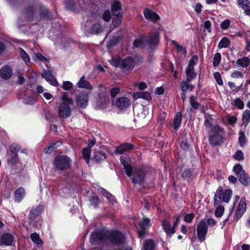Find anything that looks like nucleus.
Segmentation results:
<instances>
[{
	"label": "nucleus",
	"instance_id": "1",
	"mask_svg": "<svg viewBox=\"0 0 250 250\" xmlns=\"http://www.w3.org/2000/svg\"><path fill=\"white\" fill-rule=\"evenodd\" d=\"M62 99V103L58 106V114L60 118H66L71 115V110L69 105L73 104V100L65 93L63 94Z\"/></svg>",
	"mask_w": 250,
	"mask_h": 250
},
{
	"label": "nucleus",
	"instance_id": "2",
	"mask_svg": "<svg viewBox=\"0 0 250 250\" xmlns=\"http://www.w3.org/2000/svg\"><path fill=\"white\" fill-rule=\"evenodd\" d=\"M53 164L56 169L64 170L70 167L71 161L67 156L59 155L55 158Z\"/></svg>",
	"mask_w": 250,
	"mask_h": 250
},
{
	"label": "nucleus",
	"instance_id": "3",
	"mask_svg": "<svg viewBox=\"0 0 250 250\" xmlns=\"http://www.w3.org/2000/svg\"><path fill=\"white\" fill-rule=\"evenodd\" d=\"M232 195V191L230 189L226 190L223 192L222 188H218L214 196V204L219 205L221 202L228 203Z\"/></svg>",
	"mask_w": 250,
	"mask_h": 250
},
{
	"label": "nucleus",
	"instance_id": "4",
	"mask_svg": "<svg viewBox=\"0 0 250 250\" xmlns=\"http://www.w3.org/2000/svg\"><path fill=\"white\" fill-rule=\"evenodd\" d=\"M151 118V114L148 109L142 107L140 112L137 113L135 121L141 125H144L150 121Z\"/></svg>",
	"mask_w": 250,
	"mask_h": 250
},
{
	"label": "nucleus",
	"instance_id": "5",
	"mask_svg": "<svg viewBox=\"0 0 250 250\" xmlns=\"http://www.w3.org/2000/svg\"><path fill=\"white\" fill-rule=\"evenodd\" d=\"M133 175L132 182L134 184H142L145 179V172L141 168H132L131 175Z\"/></svg>",
	"mask_w": 250,
	"mask_h": 250
},
{
	"label": "nucleus",
	"instance_id": "6",
	"mask_svg": "<svg viewBox=\"0 0 250 250\" xmlns=\"http://www.w3.org/2000/svg\"><path fill=\"white\" fill-rule=\"evenodd\" d=\"M135 65L134 60L131 57H126L121 62V68L123 72L129 74L132 70Z\"/></svg>",
	"mask_w": 250,
	"mask_h": 250
},
{
	"label": "nucleus",
	"instance_id": "7",
	"mask_svg": "<svg viewBox=\"0 0 250 250\" xmlns=\"http://www.w3.org/2000/svg\"><path fill=\"white\" fill-rule=\"evenodd\" d=\"M207 230L208 227L205 221H201L197 224V236L200 241H203L205 239Z\"/></svg>",
	"mask_w": 250,
	"mask_h": 250
},
{
	"label": "nucleus",
	"instance_id": "8",
	"mask_svg": "<svg viewBox=\"0 0 250 250\" xmlns=\"http://www.w3.org/2000/svg\"><path fill=\"white\" fill-rule=\"evenodd\" d=\"M88 102V95L85 92L79 93L76 98V104L81 108L85 107Z\"/></svg>",
	"mask_w": 250,
	"mask_h": 250
},
{
	"label": "nucleus",
	"instance_id": "9",
	"mask_svg": "<svg viewBox=\"0 0 250 250\" xmlns=\"http://www.w3.org/2000/svg\"><path fill=\"white\" fill-rule=\"evenodd\" d=\"M246 206L245 199H241L235 212V218L236 221H238L242 217L246 210Z\"/></svg>",
	"mask_w": 250,
	"mask_h": 250
},
{
	"label": "nucleus",
	"instance_id": "10",
	"mask_svg": "<svg viewBox=\"0 0 250 250\" xmlns=\"http://www.w3.org/2000/svg\"><path fill=\"white\" fill-rule=\"evenodd\" d=\"M130 104L129 100L125 97L118 98L115 102L116 106L120 110L127 108Z\"/></svg>",
	"mask_w": 250,
	"mask_h": 250
},
{
	"label": "nucleus",
	"instance_id": "11",
	"mask_svg": "<svg viewBox=\"0 0 250 250\" xmlns=\"http://www.w3.org/2000/svg\"><path fill=\"white\" fill-rule=\"evenodd\" d=\"M106 239V235L102 232H95L92 234L90 241L92 244L103 243Z\"/></svg>",
	"mask_w": 250,
	"mask_h": 250
},
{
	"label": "nucleus",
	"instance_id": "12",
	"mask_svg": "<svg viewBox=\"0 0 250 250\" xmlns=\"http://www.w3.org/2000/svg\"><path fill=\"white\" fill-rule=\"evenodd\" d=\"M144 15L146 19L153 22H157L160 19L159 16L156 12L148 8L144 10Z\"/></svg>",
	"mask_w": 250,
	"mask_h": 250
},
{
	"label": "nucleus",
	"instance_id": "13",
	"mask_svg": "<svg viewBox=\"0 0 250 250\" xmlns=\"http://www.w3.org/2000/svg\"><path fill=\"white\" fill-rule=\"evenodd\" d=\"M19 147L16 145L14 144L11 146L9 154L11 157V159L8 160L9 163L13 165L17 162V152L19 151Z\"/></svg>",
	"mask_w": 250,
	"mask_h": 250
},
{
	"label": "nucleus",
	"instance_id": "14",
	"mask_svg": "<svg viewBox=\"0 0 250 250\" xmlns=\"http://www.w3.org/2000/svg\"><path fill=\"white\" fill-rule=\"evenodd\" d=\"M110 239L113 244L120 245L124 243L125 237L122 233L116 231L112 233Z\"/></svg>",
	"mask_w": 250,
	"mask_h": 250
},
{
	"label": "nucleus",
	"instance_id": "15",
	"mask_svg": "<svg viewBox=\"0 0 250 250\" xmlns=\"http://www.w3.org/2000/svg\"><path fill=\"white\" fill-rule=\"evenodd\" d=\"M134 146L129 143H125L117 146L115 149V153L118 154H122L125 152H128L132 150Z\"/></svg>",
	"mask_w": 250,
	"mask_h": 250
},
{
	"label": "nucleus",
	"instance_id": "16",
	"mask_svg": "<svg viewBox=\"0 0 250 250\" xmlns=\"http://www.w3.org/2000/svg\"><path fill=\"white\" fill-rule=\"evenodd\" d=\"M12 74V68L8 66H4L0 70V75L1 78L7 80L10 78Z\"/></svg>",
	"mask_w": 250,
	"mask_h": 250
},
{
	"label": "nucleus",
	"instance_id": "17",
	"mask_svg": "<svg viewBox=\"0 0 250 250\" xmlns=\"http://www.w3.org/2000/svg\"><path fill=\"white\" fill-rule=\"evenodd\" d=\"M42 76L48 82H50L53 86H57L58 84V82L55 78L54 76L49 72L46 70L44 71Z\"/></svg>",
	"mask_w": 250,
	"mask_h": 250
},
{
	"label": "nucleus",
	"instance_id": "18",
	"mask_svg": "<svg viewBox=\"0 0 250 250\" xmlns=\"http://www.w3.org/2000/svg\"><path fill=\"white\" fill-rule=\"evenodd\" d=\"M238 5L241 7L247 15L250 14V2L249 0H236Z\"/></svg>",
	"mask_w": 250,
	"mask_h": 250
},
{
	"label": "nucleus",
	"instance_id": "19",
	"mask_svg": "<svg viewBox=\"0 0 250 250\" xmlns=\"http://www.w3.org/2000/svg\"><path fill=\"white\" fill-rule=\"evenodd\" d=\"M162 227L165 232L171 236L175 232L174 228H171L170 222L167 219H165L162 221Z\"/></svg>",
	"mask_w": 250,
	"mask_h": 250
},
{
	"label": "nucleus",
	"instance_id": "20",
	"mask_svg": "<svg viewBox=\"0 0 250 250\" xmlns=\"http://www.w3.org/2000/svg\"><path fill=\"white\" fill-rule=\"evenodd\" d=\"M122 5L119 1H114L111 5V10L113 15H118V14H122L121 12Z\"/></svg>",
	"mask_w": 250,
	"mask_h": 250
},
{
	"label": "nucleus",
	"instance_id": "21",
	"mask_svg": "<svg viewBox=\"0 0 250 250\" xmlns=\"http://www.w3.org/2000/svg\"><path fill=\"white\" fill-rule=\"evenodd\" d=\"M223 137L219 134L209 136V142L213 146L219 145L223 142Z\"/></svg>",
	"mask_w": 250,
	"mask_h": 250
},
{
	"label": "nucleus",
	"instance_id": "22",
	"mask_svg": "<svg viewBox=\"0 0 250 250\" xmlns=\"http://www.w3.org/2000/svg\"><path fill=\"white\" fill-rule=\"evenodd\" d=\"M13 236L10 233H5L1 237V242L2 244L11 245L13 242Z\"/></svg>",
	"mask_w": 250,
	"mask_h": 250
},
{
	"label": "nucleus",
	"instance_id": "23",
	"mask_svg": "<svg viewBox=\"0 0 250 250\" xmlns=\"http://www.w3.org/2000/svg\"><path fill=\"white\" fill-rule=\"evenodd\" d=\"M121 162L124 166L126 175L128 177H130L132 172V167L128 162L125 161L124 157L122 156L121 157Z\"/></svg>",
	"mask_w": 250,
	"mask_h": 250
},
{
	"label": "nucleus",
	"instance_id": "24",
	"mask_svg": "<svg viewBox=\"0 0 250 250\" xmlns=\"http://www.w3.org/2000/svg\"><path fill=\"white\" fill-rule=\"evenodd\" d=\"M77 84L79 88H86L89 90L93 89L92 86L85 79L84 76L82 77L80 79Z\"/></svg>",
	"mask_w": 250,
	"mask_h": 250
},
{
	"label": "nucleus",
	"instance_id": "25",
	"mask_svg": "<svg viewBox=\"0 0 250 250\" xmlns=\"http://www.w3.org/2000/svg\"><path fill=\"white\" fill-rule=\"evenodd\" d=\"M240 182L245 186L248 185L250 184V178L248 175L245 172L241 173L238 177Z\"/></svg>",
	"mask_w": 250,
	"mask_h": 250
},
{
	"label": "nucleus",
	"instance_id": "26",
	"mask_svg": "<svg viewBox=\"0 0 250 250\" xmlns=\"http://www.w3.org/2000/svg\"><path fill=\"white\" fill-rule=\"evenodd\" d=\"M158 35L157 32H153V34H151L146 41L147 43L150 45L157 44L158 42Z\"/></svg>",
	"mask_w": 250,
	"mask_h": 250
},
{
	"label": "nucleus",
	"instance_id": "27",
	"mask_svg": "<svg viewBox=\"0 0 250 250\" xmlns=\"http://www.w3.org/2000/svg\"><path fill=\"white\" fill-rule=\"evenodd\" d=\"M105 153L104 152L99 151L95 153L93 160H94L96 162H99L105 159Z\"/></svg>",
	"mask_w": 250,
	"mask_h": 250
},
{
	"label": "nucleus",
	"instance_id": "28",
	"mask_svg": "<svg viewBox=\"0 0 250 250\" xmlns=\"http://www.w3.org/2000/svg\"><path fill=\"white\" fill-rule=\"evenodd\" d=\"M24 195V189L20 188L15 192V198L17 201H20Z\"/></svg>",
	"mask_w": 250,
	"mask_h": 250
},
{
	"label": "nucleus",
	"instance_id": "29",
	"mask_svg": "<svg viewBox=\"0 0 250 250\" xmlns=\"http://www.w3.org/2000/svg\"><path fill=\"white\" fill-rule=\"evenodd\" d=\"M114 18L112 20V25L114 27H118L122 22V20L123 18L122 14H118V15L113 16Z\"/></svg>",
	"mask_w": 250,
	"mask_h": 250
},
{
	"label": "nucleus",
	"instance_id": "30",
	"mask_svg": "<svg viewBox=\"0 0 250 250\" xmlns=\"http://www.w3.org/2000/svg\"><path fill=\"white\" fill-rule=\"evenodd\" d=\"M182 121V114L180 112H178L176 115H175L174 118V128L175 129H177L179 125H180V124L181 123Z\"/></svg>",
	"mask_w": 250,
	"mask_h": 250
},
{
	"label": "nucleus",
	"instance_id": "31",
	"mask_svg": "<svg viewBox=\"0 0 250 250\" xmlns=\"http://www.w3.org/2000/svg\"><path fill=\"white\" fill-rule=\"evenodd\" d=\"M62 143L61 142H57L50 145L48 147L44 150V152L46 154L51 153L53 152L54 149L56 148V146H58L61 145Z\"/></svg>",
	"mask_w": 250,
	"mask_h": 250
},
{
	"label": "nucleus",
	"instance_id": "32",
	"mask_svg": "<svg viewBox=\"0 0 250 250\" xmlns=\"http://www.w3.org/2000/svg\"><path fill=\"white\" fill-rule=\"evenodd\" d=\"M154 243L151 240H148L144 244V250H154Z\"/></svg>",
	"mask_w": 250,
	"mask_h": 250
},
{
	"label": "nucleus",
	"instance_id": "33",
	"mask_svg": "<svg viewBox=\"0 0 250 250\" xmlns=\"http://www.w3.org/2000/svg\"><path fill=\"white\" fill-rule=\"evenodd\" d=\"M236 63L242 67H247L250 63V59L247 57L239 59L236 61Z\"/></svg>",
	"mask_w": 250,
	"mask_h": 250
},
{
	"label": "nucleus",
	"instance_id": "34",
	"mask_svg": "<svg viewBox=\"0 0 250 250\" xmlns=\"http://www.w3.org/2000/svg\"><path fill=\"white\" fill-rule=\"evenodd\" d=\"M243 125L246 126L250 120V110H245L243 114Z\"/></svg>",
	"mask_w": 250,
	"mask_h": 250
},
{
	"label": "nucleus",
	"instance_id": "35",
	"mask_svg": "<svg viewBox=\"0 0 250 250\" xmlns=\"http://www.w3.org/2000/svg\"><path fill=\"white\" fill-rule=\"evenodd\" d=\"M91 153V148L85 147L83 150V155L87 163H88L90 160V154Z\"/></svg>",
	"mask_w": 250,
	"mask_h": 250
},
{
	"label": "nucleus",
	"instance_id": "36",
	"mask_svg": "<svg viewBox=\"0 0 250 250\" xmlns=\"http://www.w3.org/2000/svg\"><path fill=\"white\" fill-rule=\"evenodd\" d=\"M229 41L227 38L224 37L223 38L219 43L218 47L220 48H226L229 46Z\"/></svg>",
	"mask_w": 250,
	"mask_h": 250
},
{
	"label": "nucleus",
	"instance_id": "37",
	"mask_svg": "<svg viewBox=\"0 0 250 250\" xmlns=\"http://www.w3.org/2000/svg\"><path fill=\"white\" fill-rule=\"evenodd\" d=\"M30 237L32 240L36 244L39 245L42 243V239L40 238V236L36 233L31 234Z\"/></svg>",
	"mask_w": 250,
	"mask_h": 250
},
{
	"label": "nucleus",
	"instance_id": "38",
	"mask_svg": "<svg viewBox=\"0 0 250 250\" xmlns=\"http://www.w3.org/2000/svg\"><path fill=\"white\" fill-rule=\"evenodd\" d=\"M65 7L70 11H75L76 10V6L72 0H68L65 2Z\"/></svg>",
	"mask_w": 250,
	"mask_h": 250
},
{
	"label": "nucleus",
	"instance_id": "39",
	"mask_svg": "<svg viewBox=\"0 0 250 250\" xmlns=\"http://www.w3.org/2000/svg\"><path fill=\"white\" fill-rule=\"evenodd\" d=\"M20 53L22 59L25 62H28L30 61V58L28 55V54L25 52V51L22 49L21 48H19Z\"/></svg>",
	"mask_w": 250,
	"mask_h": 250
},
{
	"label": "nucleus",
	"instance_id": "40",
	"mask_svg": "<svg viewBox=\"0 0 250 250\" xmlns=\"http://www.w3.org/2000/svg\"><path fill=\"white\" fill-rule=\"evenodd\" d=\"M103 20L106 22H108L111 19V14L108 10H105L102 15Z\"/></svg>",
	"mask_w": 250,
	"mask_h": 250
},
{
	"label": "nucleus",
	"instance_id": "41",
	"mask_svg": "<svg viewBox=\"0 0 250 250\" xmlns=\"http://www.w3.org/2000/svg\"><path fill=\"white\" fill-rule=\"evenodd\" d=\"M246 142V138L243 132L240 131L239 133V142L240 145L242 146Z\"/></svg>",
	"mask_w": 250,
	"mask_h": 250
},
{
	"label": "nucleus",
	"instance_id": "42",
	"mask_svg": "<svg viewBox=\"0 0 250 250\" xmlns=\"http://www.w3.org/2000/svg\"><path fill=\"white\" fill-rule=\"evenodd\" d=\"M233 170L237 174L238 177L241 173L245 172L244 170H243L242 166L239 164H237L233 167Z\"/></svg>",
	"mask_w": 250,
	"mask_h": 250
},
{
	"label": "nucleus",
	"instance_id": "43",
	"mask_svg": "<svg viewBox=\"0 0 250 250\" xmlns=\"http://www.w3.org/2000/svg\"><path fill=\"white\" fill-rule=\"evenodd\" d=\"M221 54L220 53H216L213 58V64L214 66H217L219 65L221 61Z\"/></svg>",
	"mask_w": 250,
	"mask_h": 250
},
{
	"label": "nucleus",
	"instance_id": "44",
	"mask_svg": "<svg viewBox=\"0 0 250 250\" xmlns=\"http://www.w3.org/2000/svg\"><path fill=\"white\" fill-rule=\"evenodd\" d=\"M150 221L149 219L146 218H144L142 222L140 224V226L141 229H146L149 226Z\"/></svg>",
	"mask_w": 250,
	"mask_h": 250
},
{
	"label": "nucleus",
	"instance_id": "45",
	"mask_svg": "<svg viewBox=\"0 0 250 250\" xmlns=\"http://www.w3.org/2000/svg\"><path fill=\"white\" fill-rule=\"evenodd\" d=\"M187 78V81L188 82L191 81L196 77V74L194 71H186Z\"/></svg>",
	"mask_w": 250,
	"mask_h": 250
},
{
	"label": "nucleus",
	"instance_id": "46",
	"mask_svg": "<svg viewBox=\"0 0 250 250\" xmlns=\"http://www.w3.org/2000/svg\"><path fill=\"white\" fill-rule=\"evenodd\" d=\"M172 42L175 46V47L176 48L178 52H181L183 54H186V50L185 49V48L183 47L182 46L178 44L175 41H172Z\"/></svg>",
	"mask_w": 250,
	"mask_h": 250
},
{
	"label": "nucleus",
	"instance_id": "47",
	"mask_svg": "<svg viewBox=\"0 0 250 250\" xmlns=\"http://www.w3.org/2000/svg\"><path fill=\"white\" fill-rule=\"evenodd\" d=\"M192 171L190 169H187L185 170L182 174V177L184 178H188L192 175Z\"/></svg>",
	"mask_w": 250,
	"mask_h": 250
},
{
	"label": "nucleus",
	"instance_id": "48",
	"mask_svg": "<svg viewBox=\"0 0 250 250\" xmlns=\"http://www.w3.org/2000/svg\"><path fill=\"white\" fill-rule=\"evenodd\" d=\"M224 211V208L223 206H219L215 211L216 216L220 217L222 216Z\"/></svg>",
	"mask_w": 250,
	"mask_h": 250
},
{
	"label": "nucleus",
	"instance_id": "49",
	"mask_svg": "<svg viewBox=\"0 0 250 250\" xmlns=\"http://www.w3.org/2000/svg\"><path fill=\"white\" fill-rule=\"evenodd\" d=\"M145 39L144 38H141L139 39L135 40L133 42L134 46L136 47L141 46L145 42Z\"/></svg>",
	"mask_w": 250,
	"mask_h": 250
},
{
	"label": "nucleus",
	"instance_id": "50",
	"mask_svg": "<svg viewBox=\"0 0 250 250\" xmlns=\"http://www.w3.org/2000/svg\"><path fill=\"white\" fill-rule=\"evenodd\" d=\"M230 21L229 20H226L221 23V28L222 30H227L229 26Z\"/></svg>",
	"mask_w": 250,
	"mask_h": 250
},
{
	"label": "nucleus",
	"instance_id": "51",
	"mask_svg": "<svg viewBox=\"0 0 250 250\" xmlns=\"http://www.w3.org/2000/svg\"><path fill=\"white\" fill-rule=\"evenodd\" d=\"M120 89L118 87H115L112 88L110 91V95L112 98L114 99L116 97V96L117 95V94L120 92Z\"/></svg>",
	"mask_w": 250,
	"mask_h": 250
},
{
	"label": "nucleus",
	"instance_id": "52",
	"mask_svg": "<svg viewBox=\"0 0 250 250\" xmlns=\"http://www.w3.org/2000/svg\"><path fill=\"white\" fill-rule=\"evenodd\" d=\"M214 78L218 84L222 85L223 83L221 76L219 72H215L214 74Z\"/></svg>",
	"mask_w": 250,
	"mask_h": 250
},
{
	"label": "nucleus",
	"instance_id": "53",
	"mask_svg": "<svg viewBox=\"0 0 250 250\" xmlns=\"http://www.w3.org/2000/svg\"><path fill=\"white\" fill-rule=\"evenodd\" d=\"M233 157L235 159L240 161L244 159V156L241 150H238L234 155Z\"/></svg>",
	"mask_w": 250,
	"mask_h": 250
},
{
	"label": "nucleus",
	"instance_id": "54",
	"mask_svg": "<svg viewBox=\"0 0 250 250\" xmlns=\"http://www.w3.org/2000/svg\"><path fill=\"white\" fill-rule=\"evenodd\" d=\"M40 211L38 208L33 209L30 212L29 217L30 219H33L35 216L39 214Z\"/></svg>",
	"mask_w": 250,
	"mask_h": 250
},
{
	"label": "nucleus",
	"instance_id": "55",
	"mask_svg": "<svg viewBox=\"0 0 250 250\" xmlns=\"http://www.w3.org/2000/svg\"><path fill=\"white\" fill-rule=\"evenodd\" d=\"M234 104L239 109H241L244 107V103L240 99H236L234 101Z\"/></svg>",
	"mask_w": 250,
	"mask_h": 250
},
{
	"label": "nucleus",
	"instance_id": "56",
	"mask_svg": "<svg viewBox=\"0 0 250 250\" xmlns=\"http://www.w3.org/2000/svg\"><path fill=\"white\" fill-rule=\"evenodd\" d=\"M223 131V128H222L221 127L219 126L218 125H215L214 126L211 130V131L214 134H218L219 133L222 132Z\"/></svg>",
	"mask_w": 250,
	"mask_h": 250
},
{
	"label": "nucleus",
	"instance_id": "57",
	"mask_svg": "<svg viewBox=\"0 0 250 250\" xmlns=\"http://www.w3.org/2000/svg\"><path fill=\"white\" fill-rule=\"evenodd\" d=\"M90 203L94 207H97L99 203V198L97 196H92L90 199Z\"/></svg>",
	"mask_w": 250,
	"mask_h": 250
},
{
	"label": "nucleus",
	"instance_id": "58",
	"mask_svg": "<svg viewBox=\"0 0 250 250\" xmlns=\"http://www.w3.org/2000/svg\"><path fill=\"white\" fill-rule=\"evenodd\" d=\"M194 217V214L193 213L188 214L185 216L184 221L187 223H190Z\"/></svg>",
	"mask_w": 250,
	"mask_h": 250
},
{
	"label": "nucleus",
	"instance_id": "59",
	"mask_svg": "<svg viewBox=\"0 0 250 250\" xmlns=\"http://www.w3.org/2000/svg\"><path fill=\"white\" fill-rule=\"evenodd\" d=\"M122 60L120 59H113L111 62V64L115 67H120L121 68V62Z\"/></svg>",
	"mask_w": 250,
	"mask_h": 250
},
{
	"label": "nucleus",
	"instance_id": "60",
	"mask_svg": "<svg viewBox=\"0 0 250 250\" xmlns=\"http://www.w3.org/2000/svg\"><path fill=\"white\" fill-rule=\"evenodd\" d=\"M189 84L186 82H182L181 83V88L183 92L186 91L188 89Z\"/></svg>",
	"mask_w": 250,
	"mask_h": 250
},
{
	"label": "nucleus",
	"instance_id": "61",
	"mask_svg": "<svg viewBox=\"0 0 250 250\" xmlns=\"http://www.w3.org/2000/svg\"><path fill=\"white\" fill-rule=\"evenodd\" d=\"M62 87L65 90H69L72 87V83L70 82H64L63 83Z\"/></svg>",
	"mask_w": 250,
	"mask_h": 250
},
{
	"label": "nucleus",
	"instance_id": "62",
	"mask_svg": "<svg viewBox=\"0 0 250 250\" xmlns=\"http://www.w3.org/2000/svg\"><path fill=\"white\" fill-rule=\"evenodd\" d=\"M142 96H141V98L146 100H150L151 99V94L148 92H142Z\"/></svg>",
	"mask_w": 250,
	"mask_h": 250
},
{
	"label": "nucleus",
	"instance_id": "63",
	"mask_svg": "<svg viewBox=\"0 0 250 250\" xmlns=\"http://www.w3.org/2000/svg\"><path fill=\"white\" fill-rule=\"evenodd\" d=\"M198 60V58L197 56L194 55V56H192V57L191 58V59L190 60V61L189 62L188 65H191V66H194L196 64Z\"/></svg>",
	"mask_w": 250,
	"mask_h": 250
},
{
	"label": "nucleus",
	"instance_id": "64",
	"mask_svg": "<svg viewBox=\"0 0 250 250\" xmlns=\"http://www.w3.org/2000/svg\"><path fill=\"white\" fill-rule=\"evenodd\" d=\"M202 5L200 3H197L194 7L195 11L197 14H200L202 11Z\"/></svg>",
	"mask_w": 250,
	"mask_h": 250
}]
</instances>
